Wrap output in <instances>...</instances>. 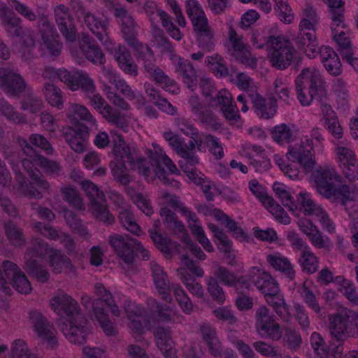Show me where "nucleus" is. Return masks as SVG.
Segmentation results:
<instances>
[{
  "instance_id": "9",
  "label": "nucleus",
  "mask_w": 358,
  "mask_h": 358,
  "mask_svg": "<svg viewBox=\"0 0 358 358\" xmlns=\"http://www.w3.org/2000/svg\"><path fill=\"white\" fill-rule=\"evenodd\" d=\"M352 310H343L329 317V329L331 335L337 341H344L350 336H357Z\"/></svg>"
},
{
  "instance_id": "55",
  "label": "nucleus",
  "mask_w": 358,
  "mask_h": 358,
  "mask_svg": "<svg viewBox=\"0 0 358 358\" xmlns=\"http://www.w3.org/2000/svg\"><path fill=\"white\" fill-rule=\"evenodd\" d=\"M61 192L64 200L71 206L78 210L85 209L83 198L75 187L71 185L62 187Z\"/></svg>"
},
{
  "instance_id": "5",
  "label": "nucleus",
  "mask_w": 358,
  "mask_h": 358,
  "mask_svg": "<svg viewBox=\"0 0 358 358\" xmlns=\"http://www.w3.org/2000/svg\"><path fill=\"white\" fill-rule=\"evenodd\" d=\"M213 277L220 280L224 285L235 288L238 294L248 292V290L252 289V285H253L264 295L266 301H268V280L266 273H263L264 276L262 277L259 273L258 275H251L250 279L248 280L245 276L236 278L234 272L220 265L213 267Z\"/></svg>"
},
{
  "instance_id": "4",
  "label": "nucleus",
  "mask_w": 358,
  "mask_h": 358,
  "mask_svg": "<svg viewBox=\"0 0 358 358\" xmlns=\"http://www.w3.org/2000/svg\"><path fill=\"white\" fill-rule=\"evenodd\" d=\"M320 17L312 7L305 8L299 24V35L293 41L298 49L310 59L315 58L319 52L316 36Z\"/></svg>"
},
{
  "instance_id": "58",
  "label": "nucleus",
  "mask_w": 358,
  "mask_h": 358,
  "mask_svg": "<svg viewBox=\"0 0 358 358\" xmlns=\"http://www.w3.org/2000/svg\"><path fill=\"white\" fill-rule=\"evenodd\" d=\"M313 285V282L311 280H306L299 293L308 306L315 313H319L320 311V306L312 291Z\"/></svg>"
},
{
  "instance_id": "60",
  "label": "nucleus",
  "mask_w": 358,
  "mask_h": 358,
  "mask_svg": "<svg viewBox=\"0 0 358 358\" xmlns=\"http://www.w3.org/2000/svg\"><path fill=\"white\" fill-rule=\"evenodd\" d=\"M206 280L207 291L210 297L218 304L222 305L226 300V296L218 280L213 276L208 277Z\"/></svg>"
},
{
  "instance_id": "50",
  "label": "nucleus",
  "mask_w": 358,
  "mask_h": 358,
  "mask_svg": "<svg viewBox=\"0 0 358 358\" xmlns=\"http://www.w3.org/2000/svg\"><path fill=\"white\" fill-rule=\"evenodd\" d=\"M272 136L278 144L289 143V145H291L295 140L301 138L296 137V130L291 129L285 124L275 127L272 131Z\"/></svg>"
},
{
  "instance_id": "45",
  "label": "nucleus",
  "mask_w": 358,
  "mask_h": 358,
  "mask_svg": "<svg viewBox=\"0 0 358 358\" xmlns=\"http://www.w3.org/2000/svg\"><path fill=\"white\" fill-rule=\"evenodd\" d=\"M273 10L278 18L285 24H289L294 21L295 14L287 0H273Z\"/></svg>"
},
{
  "instance_id": "30",
  "label": "nucleus",
  "mask_w": 358,
  "mask_h": 358,
  "mask_svg": "<svg viewBox=\"0 0 358 358\" xmlns=\"http://www.w3.org/2000/svg\"><path fill=\"white\" fill-rule=\"evenodd\" d=\"M150 268L153 281L159 294L162 296L164 301L171 303L172 297L169 293L170 285L166 273L155 262H150Z\"/></svg>"
},
{
  "instance_id": "29",
  "label": "nucleus",
  "mask_w": 358,
  "mask_h": 358,
  "mask_svg": "<svg viewBox=\"0 0 358 358\" xmlns=\"http://www.w3.org/2000/svg\"><path fill=\"white\" fill-rule=\"evenodd\" d=\"M159 215L163 224L173 234L180 236L183 242H188L189 237L186 232L182 222L178 219L177 215L167 207H162L159 210Z\"/></svg>"
},
{
  "instance_id": "59",
  "label": "nucleus",
  "mask_w": 358,
  "mask_h": 358,
  "mask_svg": "<svg viewBox=\"0 0 358 358\" xmlns=\"http://www.w3.org/2000/svg\"><path fill=\"white\" fill-rule=\"evenodd\" d=\"M119 220L122 226L131 233L135 235H139L141 228L136 223L133 213L128 208H122L119 210Z\"/></svg>"
},
{
  "instance_id": "34",
  "label": "nucleus",
  "mask_w": 358,
  "mask_h": 358,
  "mask_svg": "<svg viewBox=\"0 0 358 358\" xmlns=\"http://www.w3.org/2000/svg\"><path fill=\"white\" fill-rule=\"evenodd\" d=\"M278 289L277 282L270 278V306L273 307L279 317L285 320L289 317V311Z\"/></svg>"
},
{
  "instance_id": "57",
  "label": "nucleus",
  "mask_w": 358,
  "mask_h": 358,
  "mask_svg": "<svg viewBox=\"0 0 358 358\" xmlns=\"http://www.w3.org/2000/svg\"><path fill=\"white\" fill-rule=\"evenodd\" d=\"M205 63L217 76L221 77L228 76L229 70L224 59L220 55L214 54L210 56H207L205 58Z\"/></svg>"
},
{
  "instance_id": "47",
  "label": "nucleus",
  "mask_w": 358,
  "mask_h": 358,
  "mask_svg": "<svg viewBox=\"0 0 358 358\" xmlns=\"http://www.w3.org/2000/svg\"><path fill=\"white\" fill-rule=\"evenodd\" d=\"M90 208L94 216L99 220L106 224L113 223L115 218L109 212L106 198H103V201H96L90 203Z\"/></svg>"
},
{
  "instance_id": "43",
  "label": "nucleus",
  "mask_w": 358,
  "mask_h": 358,
  "mask_svg": "<svg viewBox=\"0 0 358 358\" xmlns=\"http://www.w3.org/2000/svg\"><path fill=\"white\" fill-rule=\"evenodd\" d=\"M134 48L138 53V59L143 63L144 72L150 75L158 68L155 63V59L153 52L147 45H143L142 43L137 48Z\"/></svg>"
},
{
  "instance_id": "22",
  "label": "nucleus",
  "mask_w": 358,
  "mask_h": 358,
  "mask_svg": "<svg viewBox=\"0 0 358 358\" xmlns=\"http://www.w3.org/2000/svg\"><path fill=\"white\" fill-rule=\"evenodd\" d=\"M54 13L55 22L64 37L69 41H76V30L69 8L64 4H59L55 7Z\"/></svg>"
},
{
  "instance_id": "17",
  "label": "nucleus",
  "mask_w": 358,
  "mask_h": 358,
  "mask_svg": "<svg viewBox=\"0 0 358 358\" xmlns=\"http://www.w3.org/2000/svg\"><path fill=\"white\" fill-rule=\"evenodd\" d=\"M229 41L230 43L229 54L241 64L255 68L257 65V60L251 57L250 52L243 41V36L238 35L234 29L231 28L229 31Z\"/></svg>"
},
{
  "instance_id": "38",
  "label": "nucleus",
  "mask_w": 358,
  "mask_h": 358,
  "mask_svg": "<svg viewBox=\"0 0 358 358\" xmlns=\"http://www.w3.org/2000/svg\"><path fill=\"white\" fill-rule=\"evenodd\" d=\"M270 266L290 279L295 276V271L289 260L278 252L270 254Z\"/></svg>"
},
{
  "instance_id": "3",
  "label": "nucleus",
  "mask_w": 358,
  "mask_h": 358,
  "mask_svg": "<svg viewBox=\"0 0 358 358\" xmlns=\"http://www.w3.org/2000/svg\"><path fill=\"white\" fill-rule=\"evenodd\" d=\"M310 180L320 194L332 201H340L345 207L358 200L357 187L341 184V177L334 168L318 166L310 175Z\"/></svg>"
},
{
  "instance_id": "28",
  "label": "nucleus",
  "mask_w": 358,
  "mask_h": 358,
  "mask_svg": "<svg viewBox=\"0 0 358 358\" xmlns=\"http://www.w3.org/2000/svg\"><path fill=\"white\" fill-rule=\"evenodd\" d=\"M78 43L81 52L89 61L96 65L105 64L104 54L90 36L83 35Z\"/></svg>"
},
{
  "instance_id": "14",
  "label": "nucleus",
  "mask_w": 358,
  "mask_h": 358,
  "mask_svg": "<svg viewBox=\"0 0 358 358\" xmlns=\"http://www.w3.org/2000/svg\"><path fill=\"white\" fill-rule=\"evenodd\" d=\"M87 96L90 99L91 106L99 110L109 123L123 131H127L128 123L124 115L107 104L105 99L99 94H95L94 92L92 95Z\"/></svg>"
},
{
  "instance_id": "10",
  "label": "nucleus",
  "mask_w": 358,
  "mask_h": 358,
  "mask_svg": "<svg viewBox=\"0 0 358 358\" xmlns=\"http://www.w3.org/2000/svg\"><path fill=\"white\" fill-rule=\"evenodd\" d=\"M297 201L301 206L305 215L314 217L324 230L329 233L334 232L335 226L328 213L320 205L313 200L310 193L301 191L297 195Z\"/></svg>"
},
{
  "instance_id": "21",
  "label": "nucleus",
  "mask_w": 358,
  "mask_h": 358,
  "mask_svg": "<svg viewBox=\"0 0 358 358\" xmlns=\"http://www.w3.org/2000/svg\"><path fill=\"white\" fill-rule=\"evenodd\" d=\"M81 303L87 309L92 310V319L98 322L107 336H113L116 334L113 323L109 320L103 309L99 307L98 301L92 300L87 295H83L81 297Z\"/></svg>"
},
{
  "instance_id": "24",
  "label": "nucleus",
  "mask_w": 358,
  "mask_h": 358,
  "mask_svg": "<svg viewBox=\"0 0 358 358\" xmlns=\"http://www.w3.org/2000/svg\"><path fill=\"white\" fill-rule=\"evenodd\" d=\"M300 230L305 234L311 244L317 248L329 249L332 247L329 239L324 237L317 227L308 218H301L298 221Z\"/></svg>"
},
{
  "instance_id": "20",
  "label": "nucleus",
  "mask_w": 358,
  "mask_h": 358,
  "mask_svg": "<svg viewBox=\"0 0 358 358\" xmlns=\"http://www.w3.org/2000/svg\"><path fill=\"white\" fill-rule=\"evenodd\" d=\"M320 116L321 124L332 137L330 140L331 143L332 144L334 141L341 142L340 141L343 138L344 134L343 127L331 106L326 103L322 104Z\"/></svg>"
},
{
  "instance_id": "56",
  "label": "nucleus",
  "mask_w": 358,
  "mask_h": 358,
  "mask_svg": "<svg viewBox=\"0 0 358 358\" xmlns=\"http://www.w3.org/2000/svg\"><path fill=\"white\" fill-rule=\"evenodd\" d=\"M149 76L166 90L171 91L173 93H178V88L176 87V82L169 78L159 67L149 75Z\"/></svg>"
},
{
  "instance_id": "44",
  "label": "nucleus",
  "mask_w": 358,
  "mask_h": 358,
  "mask_svg": "<svg viewBox=\"0 0 358 358\" xmlns=\"http://www.w3.org/2000/svg\"><path fill=\"white\" fill-rule=\"evenodd\" d=\"M186 13L189 17L193 27L208 22V19L197 0H187Z\"/></svg>"
},
{
  "instance_id": "23",
  "label": "nucleus",
  "mask_w": 358,
  "mask_h": 358,
  "mask_svg": "<svg viewBox=\"0 0 358 358\" xmlns=\"http://www.w3.org/2000/svg\"><path fill=\"white\" fill-rule=\"evenodd\" d=\"M212 107L219 106L224 117L229 121H237L240 117L238 110L233 101L232 96L227 90L219 91L215 97L210 100Z\"/></svg>"
},
{
  "instance_id": "46",
  "label": "nucleus",
  "mask_w": 358,
  "mask_h": 358,
  "mask_svg": "<svg viewBox=\"0 0 358 358\" xmlns=\"http://www.w3.org/2000/svg\"><path fill=\"white\" fill-rule=\"evenodd\" d=\"M52 248H49L48 243L40 238H33L31 241V245L27 249V255L25 257V262L27 259H33L34 257L45 258L49 255L50 250Z\"/></svg>"
},
{
  "instance_id": "26",
  "label": "nucleus",
  "mask_w": 358,
  "mask_h": 358,
  "mask_svg": "<svg viewBox=\"0 0 358 358\" xmlns=\"http://www.w3.org/2000/svg\"><path fill=\"white\" fill-rule=\"evenodd\" d=\"M66 117L71 120H80L85 122L88 124L89 127L80 125V129L82 131H85L86 134L88 133V130L90 128H97L96 120L95 117L90 113L89 109L81 104L76 103H69Z\"/></svg>"
},
{
  "instance_id": "19",
  "label": "nucleus",
  "mask_w": 358,
  "mask_h": 358,
  "mask_svg": "<svg viewBox=\"0 0 358 358\" xmlns=\"http://www.w3.org/2000/svg\"><path fill=\"white\" fill-rule=\"evenodd\" d=\"M29 318L37 335L45 341L49 347L54 348L57 344V331L52 324L36 310L30 311Z\"/></svg>"
},
{
  "instance_id": "8",
  "label": "nucleus",
  "mask_w": 358,
  "mask_h": 358,
  "mask_svg": "<svg viewBox=\"0 0 358 358\" xmlns=\"http://www.w3.org/2000/svg\"><path fill=\"white\" fill-rule=\"evenodd\" d=\"M113 141L114 143L113 151L115 160L111 162L124 164L130 169L137 170L139 173L143 175L148 179L151 171L146 164L145 159L138 157L135 150L131 151L122 135L115 134Z\"/></svg>"
},
{
  "instance_id": "1",
  "label": "nucleus",
  "mask_w": 358,
  "mask_h": 358,
  "mask_svg": "<svg viewBox=\"0 0 358 358\" xmlns=\"http://www.w3.org/2000/svg\"><path fill=\"white\" fill-rule=\"evenodd\" d=\"M324 138L318 129L312 130L310 136H303L289 145L287 158L297 164L299 168H292L286 164L285 159L275 155L274 160L282 171L292 180H300L306 174L310 176L315 171L316 161L315 148L322 151L324 148Z\"/></svg>"
},
{
  "instance_id": "62",
  "label": "nucleus",
  "mask_w": 358,
  "mask_h": 358,
  "mask_svg": "<svg viewBox=\"0 0 358 358\" xmlns=\"http://www.w3.org/2000/svg\"><path fill=\"white\" fill-rule=\"evenodd\" d=\"M256 114L261 118L268 119V112L266 104V99L260 95L257 90L251 89L248 94Z\"/></svg>"
},
{
  "instance_id": "31",
  "label": "nucleus",
  "mask_w": 358,
  "mask_h": 358,
  "mask_svg": "<svg viewBox=\"0 0 358 358\" xmlns=\"http://www.w3.org/2000/svg\"><path fill=\"white\" fill-rule=\"evenodd\" d=\"M156 344L165 358H178L173 348V342L169 328L157 327L154 331Z\"/></svg>"
},
{
  "instance_id": "49",
  "label": "nucleus",
  "mask_w": 358,
  "mask_h": 358,
  "mask_svg": "<svg viewBox=\"0 0 358 358\" xmlns=\"http://www.w3.org/2000/svg\"><path fill=\"white\" fill-rule=\"evenodd\" d=\"M34 162L47 175L52 177L59 176L62 171V166L59 162L50 159L41 155H36Z\"/></svg>"
},
{
  "instance_id": "37",
  "label": "nucleus",
  "mask_w": 358,
  "mask_h": 358,
  "mask_svg": "<svg viewBox=\"0 0 358 358\" xmlns=\"http://www.w3.org/2000/svg\"><path fill=\"white\" fill-rule=\"evenodd\" d=\"M335 159L339 167L357 159L355 151L344 142H332Z\"/></svg>"
},
{
  "instance_id": "42",
  "label": "nucleus",
  "mask_w": 358,
  "mask_h": 358,
  "mask_svg": "<svg viewBox=\"0 0 358 358\" xmlns=\"http://www.w3.org/2000/svg\"><path fill=\"white\" fill-rule=\"evenodd\" d=\"M0 115L10 123L16 125L27 123L26 117L4 99H0Z\"/></svg>"
},
{
  "instance_id": "11",
  "label": "nucleus",
  "mask_w": 358,
  "mask_h": 358,
  "mask_svg": "<svg viewBox=\"0 0 358 358\" xmlns=\"http://www.w3.org/2000/svg\"><path fill=\"white\" fill-rule=\"evenodd\" d=\"M59 80L72 91L81 89L86 96H91L96 92V85L89 73L85 71L61 70Z\"/></svg>"
},
{
  "instance_id": "33",
  "label": "nucleus",
  "mask_w": 358,
  "mask_h": 358,
  "mask_svg": "<svg viewBox=\"0 0 358 358\" xmlns=\"http://www.w3.org/2000/svg\"><path fill=\"white\" fill-rule=\"evenodd\" d=\"M196 33L198 45L206 52H210L214 49L215 39V31L208 24V22L193 27Z\"/></svg>"
},
{
  "instance_id": "64",
  "label": "nucleus",
  "mask_w": 358,
  "mask_h": 358,
  "mask_svg": "<svg viewBox=\"0 0 358 358\" xmlns=\"http://www.w3.org/2000/svg\"><path fill=\"white\" fill-rule=\"evenodd\" d=\"M336 285L338 286V290L353 304L358 305V292L355 290L350 280L345 279L343 276H338L336 278Z\"/></svg>"
},
{
  "instance_id": "51",
  "label": "nucleus",
  "mask_w": 358,
  "mask_h": 358,
  "mask_svg": "<svg viewBox=\"0 0 358 358\" xmlns=\"http://www.w3.org/2000/svg\"><path fill=\"white\" fill-rule=\"evenodd\" d=\"M43 94L52 106L62 109L64 106L63 96L61 90L51 83H45L43 88Z\"/></svg>"
},
{
  "instance_id": "12",
  "label": "nucleus",
  "mask_w": 358,
  "mask_h": 358,
  "mask_svg": "<svg viewBox=\"0 0 358 358\" xmlns=\"http://www.w3.org/2000/svg\"><path fill=\"white\" fill-rule=\"evenodd\" d=\"M137 239L127 234L113 233L108 238V242L115 255L124 264L131 265L135 259L134 249Z\"/></svg>"
},
{
  "instance_id": "53",
  "label": "nucleus",
  "mask_w": 358,
  "mask_h": 358,
  "mask_svg": "<svg viewBox=\"0 0 358 358\" xmlns=\"http://www.w3.org/2000/svg\"><path fill=\"white\" fill-rule=\"evenodd\" d=\"M208 352L215 358H235L236 355L231 348H224L219 338L206 343Z\"/></svg>"
},
{
  "instance_id": "41",
  "label": "nucleus",
  "mask_w": 358,
  "mask_h": 358,
  "mask_svg": "<svg viewBox=\"0 0 358 358\" xmlns=\"http://www.w3.org/2000/svg\"><path fill=\"white\" fill-rule=\"evenodd\" d=\"M299 264L302 271L308 274L314 273L318 268L319 260L309 246L301 250Z\"/></svg>"
},
{
  "instance_id": "32",
  "label": "nucleus",
  "mask_w": 358,
  "mask_h": 358,
  "mask_svg": "<svg viewBox=\"0 0 358 358\" xmlns=\"http://www.w3.org/2000/svg\"><path fill=\"white\" fill-rule=\"evenodd\" d=\"M175 71L189 89L195 90L198 81L196 71L189 60L179 58L175 64Z\"/></svg>"
},
{
  "instance_id": "6",
  "label": "nucleus",
  "mask_w": 358,
  "mask_h": 358,
  "mask_svg": "<svg viewBox=\"0 0 358 358\" xmlns=\"http://www.w3.org/2000/svg\"><path fill=\"white\" fill-rule=\"evenodd\" d=\"M297 98L302 106H309L313 99L322 94L324 82L319 71L315 69H303L295 80Z\"/></svg>"
},
{
  "instance_id": "63",
  "label": "nucleus",
  "mask_w": 358,
  "mask_h": 358,
  "mask_svg": "<svg viewBox=\"0 0 358 358\" xmlns=\"http://www.w3.org/2000/svg\"><path fill=\"white\" fill-rule=\"evenodd\" d=\"M62 135L71 148L77 153H82L85 150V141L78 137L70 127L62 129Z\"/></svg>"
},
{
  "instance_id": "39",
  "label": "nucleus",
  "mask_w": 358,
  "mask_h": 358,
  "mask_svg": "<svg viewBox=\"0 0 358 358\" xmlns=\"http://www.w3.org/2000/svg\"><path fill=\"white\" fill-rule=\"evenodd\" d=\"M3 29L8 35L15 38L24 34V29L21 26L22 20L14 12L0 19Z\"/></svg>"
},
{
  "instance_id": "15",
  "label": "nucleus",
  "mask_w": 358,
  "mask_h": 358,
  "mask_svg": "<svg viewBox=\"0 0 358 358\" xmlns=\"http://www.w3.org/2000/svg\"><path fill=\"white\" fill-rule=\"evenodd\" d=\"M28 87L22 76L9 67L0 68V88L10 96H20Z\"/></svg>"
},
{
  "instance_id": "16",
  "label": "nucleus",
  "mask_w": 358,
  "mask_h": 358,
  "mask_svg": "<svg viewBox=\"0 0 358 358\" xmlns=\"http://www.w3.org/2000/svg\"><path fill=\"white\" fill-rule=\"evenodd\" d=\"M77 13L78 17L83 19L85 25L100 42L106 45L110 41L109 23L106 20L100 19L83 6L79 8Z\"/></svg>"
},
{
  "instance_id": "25",
  "label": "nucleus",
  "mask_w": 358,
  "mask_h": 358,
  "mask_svg": "<svg viewBox=\"0 0 358 358\" xmlns=\"http://www.w3.org/2000/svg\"><path fill=\"white\" fill-rule=\"evenodd\" d=\"M110 52L118 66L124 73L133 77L138 76V66L135 64L129 50L124 45L118 44L113 47Z\"/></svg>"
},
{
  "instance_id": "54",
  "label": "nucleus",
  "mask_w": 358,
  "mask_h": 358,
  "mask_svg": "<svg viewBox=\"0 0 358 358\" xmlns=\"http://www.w3.org/2000/svg\"><path fill=\"white\" fill-rule=\"evenodd\" d=\"M58 38L52 37L43 40L40 44V50L44 56L55 58L60 55L62 43L59 41Z\"/></svg>"
},
{
  "instance_id": "40",
  "label": "nucleus",
  "mask_w": 358,
  "mask_h": 358,
  "mask_svg": "<svg viewBox=\"0 0 358 358\" xmlns=\"http://www.w3.org/2000/svg\"><path fill=\"white\" fill-rule=\"evenodd\" d=\"M145 90L150 101L157 105L162 110L170 115H175L176 113V108L166 99L163 98L150 84L145 83Z\"/></svg>"
},
{
  "instance_id": "13",
  "label": "nucleus",
  "mask_w": 358,
  "mask_h": 358,
  "mask_svg": "<svg viewBox=\"0 0 358 358\" xmlns=\"http://www.w3.org/2000/svg\"><path fill=\"white\" fill-rule=\"evenodd\" d=\"M153 150H150L148 151V155L153 162V166L155 167V173L156 176L165 185L178 187L179 182L175 180L168 178L164 171V167H166L169 173L178 174L179 173V171L176 166L160 147L153 145Z\"/></svg>"
},
{
  "instance_id": "2",
  "label": "nucleus",
  "mask_w": 358,
  "mask_h": 358,
  "mask_svg": "<svg viewBox=\"0 0 358 358\" xmlns=\"http://www.w3.org/2000/svg\"><path fill=\"white\" fill-rule=\"evenodd\" d=\"M50 306L59 315H66V322L61 325L64 336L71 343L83 344L90 334V324L81 313L78 302L64 292H59L50 300Z\"/></svg>"
},
{
  "instance_id": "18",
  "label": "nucleus",
  "mask_w": 358,
  "mask_h": 358,
  "mask_svg": "<svg viewBox=\"0 0 358 358\" xmlns=\"http://www.w3.org/2000/svg\"><path fill=\"white\" fill-rule=\"evenodd\" d=\"M114 16L121 25V31L126 42L132 48H137L141 43L136 38L137 24L132 15L124 7L114 8Z\"/></svg>"
},
{
  "instance_id": "7",
  "label": "nucleus",
  "mask_w": 358,
  "mask_h": 358,
  "mask_svg": "<svg viewBox=\"0 0 358 358\" xmlns=\"http://www.w3.org/2000/svg\"><path fill=\"white\" fill-rule=\"evenodd\" d=\"M301 60V55L289 40L281 36H270V63L273 66L284 69L292 63L298 65Z\"/></svg>"
},
{
  "instance_id": "35",
  "label": "nucleus",
  "mask_w": 358,
  "mask_h": 358,
  "mask_svg": "<svg viewBox=\"0 0 358 358\" xmlns=\"http://www.w3.org/2000/svg\"><path fill=\"white\" fill-rule=\"evenodd\" d=\"M321 61L326 70L332 76H338L342 73V65L339 57L330 47L320 48Z\"/></svg>"
},
{
  "instance_id": "52",
  "label": "nucleus",
  "mask_w": 358,
  "mask_h": 358,
  "mask_svg": "<svg viewBox=\"0 0 358 358\" xmlns=\"http://www.w3.org/2000/svg\"><path fill=\"white\" fill-rule=\"evenodd\" d=\"M94 293L97 296L98 299L96 301L105 302L106 305L110 308L111 313L115 316H120V310L118 306L114 301L113 297L111 293L108 291L103 285L96 283L94 285Z\"/></svg>"
},
{
  "instance_id": "61",
  "label": "nucleus",
  "mask_w": 358,
  "mask_h": 358,
  "mask_svg": "<svg viewBox=\"0 0 358 358\" xmlns=\"http://www.w3.org/2000/svg\"><path fill=\"white\" fill-rule=\"evenodd\" d=\"M255 328L257 332L262 336L268 335V309L266 306H261L256 310Z\"/></svg>"
},
{
  "instance_id": "36",
  "label": "nucleus",
  "mask_w": 358,
  "mask_h": 358,
  "mask_svg": "<svg viewBox=\"0 0 358 358\" xmlns=\"http://www.w3.org/2000/svg\"><path fill=\"white\" fill-rule=\"evenodd\" d=\"M129 320L128 326L136 334H141L143 331L142 320L145 321L146 311L138 305H129L125 308Z\"/></svg>"
},
{
  "instance_id": "48",
  "label": "nucleus",
  "mask_w": 358,
  "mask_h": 358,
  "mask_svg": "<svg viewBox=\"0 0 358 358\" xmlns=\"http://www.w3.org/2000/svg\"><path fill=\"white\" fill-rule=\"evenodd\" d=\"M273 191L275 196L290 211L294 213L296 208L290 190L283 183L276 182L273 185Z\"/></svg>"
},
{
  "instance_id": "27",
  "label": "nucleus",
  "mask_w": 358,
  "mask_h": 358,
  "mask_svg": "<svg viewBox=\"0 0 358 358\" xmlns=\"http://www.w3.org/2000/svg\"><path fill=\"white\" fill-rule=\"evenodd\" d=\"M310 343L315 353L321 357L339 358L343 350V345L340 343L336 345L331 343L328 348L326 347L323 338L316 332L312 334Z\"/></svg>"
}]
</instances>
